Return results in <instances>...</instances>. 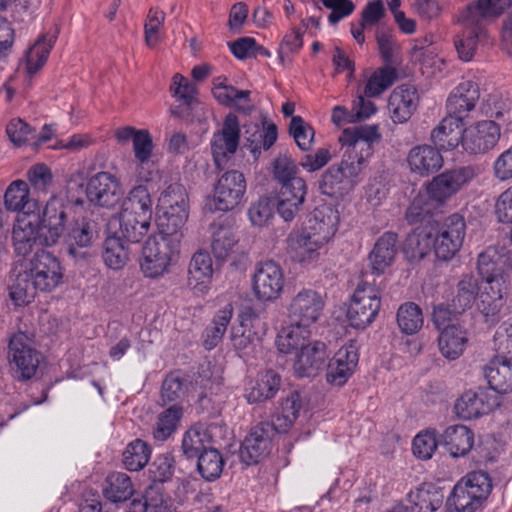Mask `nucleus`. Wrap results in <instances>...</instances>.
<instances>
[{
    "mask_svg": "<svg viewBox=\"0 0 512 512\" xmlns=\"http://www.w3.org/2000/svg\"><path fill=\"white\" fill-rule=\"evenodd\" d=\"M233 317V306L228 303L213 316L202 334V344L206 350L214 349L223 339Z\"/></svg>",
    "mask_w": 512,
    "mask_h": 512,
    "instance_id": "obj_41",
    "label": "nucleus"
},
{
    "mask_svg": "<svg viewBox=\"0 0 512 512\" xmlns=\"http://www.w3.org/2000/svg\"><path fill=\"white\" fill-rule=\"evenodd\" d=\"M132 144L136 160L135 175L137 181L149 182L157 173L155 164L151 161L154 144L150 132L146 129H139Z\"/></svg>",
    "mask_w": 512,
    "mask_h": 512,
    "instance_id": "obj_26",
    "label": "nucleus"
},
{
    "mask_svg": "<svg viewBox=\"0 0 512 512\" xmlns=\"http://www.w3.org/2000/svg\"><path fill=\"white\" fill-rule=\"evenodd\" d=\"M85 192L90 203L103 208L115 207L124 196L120 178L108 171H100L89 177Z\"/></svg>",
    "mask_w": 512,
    "mask_h": 512,
    "instance_id": "obj_14",
    "label": "nucleus"
},
{
    "mask_svg": "<svg viewBox=\"0 0 512 512\" xmlns=\"http://www.w3.org/2000/svg\"><path fill=\"white\" fill-rule=\"evenodd\" d=\"M55 41V34H43L29 48L26 53V67L30 75L36 73L45 64Z\"/></svg>",
    "mask_w": 512,
    "mask_h": 512,
    "instance_id": "obj_47",
    "label": "nucleus"
},
{
    "mask_svg": "<svg viewBox=\"0 0 512 512\" xmlns=\"http://www.w3.org/2000/svg\"><path fill=\"white\" fill-rule=\"evenodd\" d=\"M397 235L385 232L378 238L369 254L371 268L374 273H383L393 262L397 253Z\"/></svg>",
    "mask_w": 512,
    "mask_h": 512,
    "instance_id": "obj_37",
    "label": "nucleus"
},
{
    "mask_svg": "<svg viewBox=\"0 0 512 512\" xmlns=\"http://www.w3.org/2000/svg\"><path fill=\"white\" fill-rule=\"evenodd\" d=\"M438 206L425 193H420L411 201L406 211V220L409 224H418L427 221L434 213Z\"/></svg>",
    "mask_w": 512,
    "mask_h": 512,
    "instance_id": "obj_54",
    "label": "nucleus"
},
{
    "mask_svg": "<svg viewBox=\"0 0 512 512\" xmlns=\"http://www.w3.org/2000/svg\"><path fill=\"white\" fill-rule=\"evenodd\" d=\"M44 235L39 210H26L17 214L12 226V245L17 255H28L36 245L51 247L45 242Z\"/></svg>",
    "mask_w": 512,
    "mask_h": 512,
    "instance_id": "obj_10",
    "label": "nucleus"
},
{
    "mask_svg": "<svg viewBox=\"0 0 512 512\" xmlns=\"http://www.w3.org/2000/svg\"><path fill=\"white\" fill-rule=\"evenodd\" d=\"M210 435L207 429L201 425L191 426L183 435L182 451L187 458L198 457L210 443Z\"/></svg>",
    "mask_w": 512,
    "mask_h": 512,
    "instance_id": "obj_48",
    "label": "nucleus"
},
{
    "mask_svg": "<svg viewBox=\"0 0 512 512\" xmlns=\"http://www.w3.org/2000/svg\"><path fill=\"white\" fill-rule=\"evenodd\" d=\"M274 429L271 424L261 422L253 427L240 448V459L246 465H254L266 458L272 450Z\"/></svg>",
    "mask_w": 512,
    "mask_h": 512,
    "instance_id": "obj_18",
    "label": "nucleus"
},
{
    "mask_svg": "<svg viewBox=\"0 0 512 512\" xmlns=\"http://www.w3.org/2000/svg\"><path fill=\"white\" fill-rule=\"evenodd\" d=\"M494 399L482 388L465 391L455 402L454 412L463 420L477 419L488 414L494 407Z\"/></svg>",
    "mask_w": 512,
    "mask_h": 512,
    "instance_id": "obj_24",
    "label": "nucleus"
},
{
    "mask_svg": "<svg viewBox=\"0 0 512 512\" xmlns=\"http://www.w3.org/2000/svg\"><path fill=\"white\" fill-rule=\"evenodd\" d=\"M307 194L304 179H292L291 183L281 186L278 194L277 211L286 221H292L301 210Z\"/></svg>",
    "mask_w": 512,
    "mask_h": 512,
    "instance_id": "obj_27",
    "label": "nucleus"
},
{
    "mask_svg": "<svg viewBox=\"0 0 512 512\" xmlns=\"http://www.w3.org/2000/svg\"><path fill=\"white\" fill-rule=\"evenodd\" d=\"M27 179L34 193L46 194L52 185L53 175L51 169L45 164H36L27 171Z\"/></svg>",
    "mask_w": 512,
    "mask_h": 512,
    "instance_id": "obj_61",
    "label": "nucleus"
},
{
    "mask_svg": "<svg viewBox=\"0 0 512 512\" xmlns=\"http://www.w3.org/2000/svg\"><path fill=\"white\" fill-rule=\"evenodd\" d=\"M433 249V226L414 229L404 242L403 253L409 261H420Z\"/></svg>",
    "mask_w": 512,
    "mask_h": 512,
    "instance_id": "obj_38",
    "label": "nucleus"
},
{
    "mask_svg": "<svg viewBox=\"0 0 512 512\" xmlns=\"http://www.w3.org/2000/svg\"><path fill=\"white\" fill-rule=\"evenodd\" d=\"M381 308V293L375 284L367 281L358 283L347 309V320L355 329L371 325Z\"/></svg>",
    "mask_w": 512,
    "mask_h": 512,
    "instance_id": "obj_7",
    "label": "nucleus"
},
{
    "mask_svg": "<svg viewBox=\"0 0 512 512\" xmlns=\"http://www.w3.org/2000/svg\"><path fill=\"white\" fill-rule=\"evenodd\" d=\"M478 292L476 280L471 277L464 278L458 283L457 295L452 301V307L456 313H462L470 308Z\"/></svg>",
    "mask_w": 512,
    "mask_h": 512,
    "instance_id": "obj_60",
    "label": "nucleus"
},
{
    "mask_svg": "<svg viewBox=\"0 0 512 512\" xmlns=\"http://www.w3.org/2000/svg\"><path fill=\"white\" fill-rule=\"evenodd\" d=\"M436 146L427 144L413 147L407 155V163L411 172L420 176H428L443 166V157Z\"/></svg>",
    "mask_w": 512,
    "mask_h": 512,
    "instance_id": "obj_29",
    "label": "nucleus"
},
{
    "mask_svg": "<svg viewBox=\"0 0 512 512\" xmlns=\"http://www.w3.org/2000/svg\"><path fill=\"white\" fill-rule=\"evenodd\" d=\"M443 495L431 483H424L407 495L406 512H434L441 507Z\"/></svg>",
    "mask_w": 512,
    "mask_h": 512,
    "instance_id": "obj_35",
    "label": "nucleus"
},
{
    "mask_svg": "<svg viewBox=\"0 0 512 512\" xmlns=\"http://www.w3.org/2000/svg\"><path fill=\"white\" fill-rule=\"evenodd\" d=\"M134 494L130 477L122 472H114L107 476L103 496L112 503L125 502Z\"/></svg>",
    "mask_w": 512,
    "mask_h": 512,
    "instance_id": "obj_44",
    "label": "nucleus"
},
{
    "mask_svg": "<svg viewBox=\"0 0 512 512\" xmlns=\"http://www.w3.org/2000/svg\"><path fill=\"white\" fill-rule=\"evenodd\" d=\"M151 456L150 446L136 439L128 444L123 452V464L129 471H139L145 467Z\"/></svg>",
    "mask_w": 512,
    "mask_h": 512,
    "instance_id": "obj_53",
    "label": "nucleus"
},
{
    "mask_svg": "<svg viewBox=\"0 0 512 512\" xmlns=\"http://www.w3.org/2000/svg\"><path fill=\"white\" fill-rule=\"evenodd\" d=\"M467 332L458 324L447 325L442 329L438 337V345L441 354L455 360L460 357L467 345Z\"/></svg>",
    "mask_w": 512,
    "mask_h": 512,
    "instance_id": "obj_39",
    "label": "nucleus"
},
{
    "mask_svg": "<svg viewBox=\"0 0 512 512\" xmlns=\"http://www.w3.org/2000/svg\"><path fill=\"white\" fill-rule=\"evenodd\" d=\"M240 139V125L238 117L228 114L223 122L222 129L215 132L211 141V151L215 164L221 167L229 154H234Z\"/></svg>",
    "mask_w": 512,
    "mask_h": 512,
    "instance_id": "obj_22",
    "label": "nucleus"
},
{
    "mask_svg": "<svg viewBox=\"0 0 512 512\" xmlns=\"http://www.w3.org/2000/svg\"><path fill=\"white\" fill-rule=\"evenodd\" d=\"M174 472V458L171 454L165 453L155 457L148 469L149 478L153 482H165L169 480Z\"/></svg>",
    "mask_w": 512,
    "mask_h": 512,
    "instance_id": "obj_64",
    "label": "nucleus"
},
{
    "mask_svg": "<svg viewBox=\"0 0 512 512\" xmlns=\"http://www.w3.org/2000/svg\"><path fill=\"white\" fill-rule=\"evenodd\" d=\"M327 242L303 229L300 234L290 236L289 249L293 258L300 263H310L320 256Z\"/></svg>",
    "mask_w": 512,
    "mask_h": 512,
    "instance_id": "obj_36",
    "label": "nucleus"
},
{
    "mask_svg": "<svg viewBox=\"0 0 512 512\" xmlns=\"http://www.w3.org/2000/svg\"><path fill=\"white\" fill-rule=\"evenodd\" d=\"M211 250L216 259L224 260L233 251L238 243V238L231 226L221 223H213L210 226Z\"/></svg>",
    "mask_w": 512,
    "mask_h": 512,
    "instance_id": "obj_42",
    "label": "nucleus"
},
{
    "mask_svg": "<svg viewBox=\"0 0 512 512\" xmlns=\"http://www.w3.org/2000/svg\"><path fill=\"white\" fill-rule=\"evenodd\" d=\"M396 79L395 71L392 68H379L375 70L367 79L363 94L367 98L380 96L387 90Z\"/></svg>",
    "mask_w": 512,
    "mask_h": 512,
    "instance_id": "obj_56",
    "label": "nucleus"
},
{
    "mask_svg": "<svg viewBox=\"0 0 512 512\" xmlns=\"http://www.w3.org/2000/svg\"><path fill=\"white\" fill-rule=\"evenodd\" d=\"M82 206L83 200L72 203L62 196H52L45 204L41 217V227L45 233L44 240L48 245H55L66 231L74 206Z\"/></svg>",
    "mask_w": 512,
    "mask_h": 512,
    "instance_id": "obj_11",
    "label": "nucleus"
},
{
    "mask_svg": "<svg viewBox=\"0 0 512 512\" xmlns=\"http://www.w3.org/2000/svg\"><path fill=\"white\" fill-rule=\"evenodd\" d=\"M347 188H350L347 179L338 166L329 167L322 175L320 189L323 194L333 197L342 194Z\"/></svg>",
    "mask_w": 512,
    "mask_h": 512,
    "instance_id": "obj_58",
    "label": "nucleus"
},
{
    "mask_svg": "<svg viewBox=\"0 0 512 512\" xmlns=\"http://www.w3.org/2000/svg\"><path fill=\"white\" fill-rule=\"evenodd\" d=\"M103 260L113 270L122 269L128 261V251L123 238L117 233L106 238L104 242Z\"/></svg>",
    "mask_w": 512,
    "mask_h": 512,
    "instance_id": "obj_52",
    "label": "nucleus"
},
{
    "mask_svg": "<svg viewBox=\"0 0 512 512\" xmlns=\"http://www.w3.org/2000/svg\"><path fill=\"white\" fill-rule=\"evenodd\" d=\"M35 290L51 292L63 281L64 271L59 259L50 252L38 251L26 271Z\"/></svg>",
    "mask_w": 512,
    "mask_h": 512,
    "instance_id": "obj_13",
    "label": "nucleus"
},
{
    "mask_svg": "<svg viewBox=\"0 0 512 512\" xmlns=\"http://www.w3.org/2000/svg\"><path fill=\"white\" fill-rule=\"evenodd\" d=\"M396 319L399 329L406 335L417 333L423 326L422 310L413 302H406L400 305L397 310Z\"/></svg>",
    "mask_w": 512,
    "mask_h": 512,
    "instance_id": "obj_50",
    "label": "nucleus"
},
{
    "mask_svg": "<svg viewBox=\"0 0 512 512\" xmlns=\"http://www.w3.org/2000/svg\"><path fill=\"white\" fill-rule=\"evenodd\" d=\"M481 110L487 117L495 118L498 121L510 122L511 120L509 100L503 99L497 94L489 95L483 102Z\"/></svg>",
    "mask_w": 512,
    "mask_h": 512,
    "instance_id": "obj_62",
    "label": "nucleus"
},
{
    "mask_svg": "<svg viewBox=\"0 0 512 512\" xmlns=\"http://www.w3.org/2000/svg\"><path fill=\"white\" fill-rule=\"evenodd\" d=\"M163 229L162 233L149 237L142 249L140 268L147 278L155 279L167 273L178 254L177 244L169 237L173 233Z\"/></svg>",
    "mask_w": 512,
    "mask_h": 512,
    "instance_id": "obj_5",
    "label": "nucleus"
},
{
    "mask_svg": "<svg viewBox=\"0 0 512 512\" xmlns=\"http://www.w3.org/2000/svg\"><path fill=\"white\" fill-rule=\"evenodd\" d=\"M285 283L283 270L272 260L259 263L252 276V290L262 302L274 301L282 293Z\"/></svg>",
    "mask_w": 512,
    "mask_h": 512,
    "instance_id": "obj_16",
    "label": "nucleus"
},
{
    "mask_svg": "<svg viewBox=\"0 0 512 512\" xmlns=\"http://www.w3.org/2000/svg\"><path fill=\"white\" fill-rule=\"evenodd\" d=\"M34 290L25 272L19 274L16 281L9 287V296L15 305L23 306L29 304L34 298Z\"/></svg>",
    "mask_w": 512,
    "mask_h": 512,
    "instance_id": "obj_63",
    "label": "nucleus"
},
{
    "mask_svg": "<svg viewBox=\"0 0 512 512\" xmlns=\"http://www.w3.org/2000/svg\"><path fill=\"white\" fill-rule=\"evenodd\" d=\"M380 139L379 126L376 124L346 128L340 134L339 142L346 150L337 166L342 170L349 187L356 184V178L373 154V144Z\"/></svg>",
    "mask_w": 512,
    "mask_h": 512,
    "instance_id": "obj_3",
    "label": "nucleus"
},
{
    "mask_svg": "<svg viewBox=\"0 0 512 512\" xmlns=\"http://www.w3.org/2000/svg\"><path fill=\"white\" fill-rule=\"evenodd\" d=\"M359 360L356 343L350 342L334 354L328 362L326 380L334 386H343L354 373Z\"/></svg>",
    "mask_w": 512,
    "mask_h": 512,
    "instance_id": "obj_20",
    "label": "nucleus"
},
{
    "mask_svg": "<svg viewBox=\"0 0 512 512\" xmlns=\"http://www.w3.org/2000/svg\"><path fill=\"white\" fill-rule=\"evenodd\" d=\"M213 260L207 251L195 252L188 264L187 286L196 296L209 293L213 281Z\"/></svg>",
    "mask_w": 512,
    "mask_h": 512,
    "instance_id": "obj_21",
    "label": "nucleus"
},
{
    "mask_svg": "<svg viewBox=\"0 0 512 512\" xmlns=\"http://www.w3.org/2000/svg\"><path fill=\"white\" fill-rule=\"evenodd\" d=\"M246 191L244 175L236 170L225 172L218 180L214 190V205L218 211H229L242 200Z\"/></svg>",
    "mask_w": 512,
    "mask_h": 512,
    "instance_id": "obj_19",
    "label": "nucleus"
},
{
    "mask_svg": "<svg viewBox=\"0 0 512 512\" xmlns=\"http://www.w3.org/2000/svg\"><path fill=\"white\" fill-rule=\"evenodd\" d=\"M463 121L460 117L448 113L431 131V141L440 150L449 151L461 144Z\"/></svg>",
    "mask_w": 512,
    "mask_h": 512,
    "instance_id": "obj_33",
    "label": "nucleus"
},
{
    "mask_svg": "<svg viewBox=\"0 0 512 512\" xmlns=\"http://www.w3.org/2000/svg\"><path fill=\"white\" fill-rule=\"evenodd\" d=\"M475 176L470 166L446 171L432 179L425 194L439 207Z\"/></svg>",
    "mask_w": 512,
    "mask_h": 512,
    "instance_id": "obj_17",
    "label": "nucleus"
},
{
    "mask_svg": "<svg viewBox=\"0 0 512 512\" xmlns=\"http://www.w3.org/2000/svg\"><path fill=\"white\" fill-rule=\"evenodd\" d=\"M492 490L489 475L473 471L463 476L453 487L447 504L456 512H475Z\"/></svg>",
    "mask_w": 512,
    "mask_h": 512,
    "instance_id": "obj_4",
    "label": "nucleus"
},
{
    "mask_svg": "<svg viewBox=\"0 0 512 512\" xmlns=\"http://www.w3.org/2000/svg\"><path fill=\"white\" fill-rule=\"evenodd\" d=\"M8 360L13 376L26 381L37 375L44 356L33 346L27 335L20 332L10 339Z\"/></svg>",
    "mask_w": 512,
    "mask_h": 512,
    "instance_id": "obj_8",
    "label": "nucleus"
},
{
    "mask_svg": "<svg viewBox=\"0 0 512 512\" xmlns=\"http://www.w3.org/2000/svg\"><path fill=\"white\" fill-rule=\"evenodd\" d=\"M484 375L489 386L498 393L512 390V362L506 357L493 358L485 367Z\"/></svg>",
    "mask_w": 512,
    "mask_h": 512,
    "instance_id": "obj_40",
    "label": "nucleus"
},
{
    "mask_svg": "<svg viewBox=\"0 0 512 512\" xmlns=\"http://www.w3.org/2000/svg\"><path fill=\"white\" fill-rule=\"evenodd\" d=\"M224 460L220 452L209 448L198 456L197 468L201 476L207 481L218 479L223 471Z\"/></svg>",
    "mask_w": 512,
    "mask_h": 512,
    "instance_id": "obj_55",
    "label": "nucleus"
},
{
    "mask_svg": "<svg viewBox=\"0 0 512 512\" xmlns=\"http://www.w3.org/2000/svg\"><path fill=\"white\" fill-rule=\"evenodd\" d=\"M277 137V126L265 121L261 127L256 125L255 131L247 138L248 148L257 158L262 150H268L274 145Z\"/></svg>",
    "mask_w": 512,
    "mask_h": 512,
    "instance_id": "obj_49",
    "label": "nucleus"
},
{
    "mask_svg": "<svg viewBox=\"0 0 512 512\" xmlns=\"http://www.w3.org/2000/svg\"><path fill=\"white\" fill-rule=\"evenodd\" d=\"M419 95L417 89L410 84L396 87L388 99V111L394 123H406L417 110Z\"/></svg>",
    "mask_w": 512,
    "mask_h": 512,
    "instance_id": "obj_25",
    "label": "nucleus"
},
{
    "mask_svg": "<svg viewBox=\"0 0 512 512\" xmlns=\"http://www.w3.org/2000/svg\"><path fill=\"white\" fill-rule=\"evenodd\" d=\"M95 238V229L92 221L83 218L76 221L68 234V252L73 257H83L85 253L78 251V248L89 247Z\"/></svg>",
    "mask_w": 512,
    "mask_h": 512,
    "instance_id": "obj_46",
    "label": "nucleus"
},
{
    "mask_svg": "<svg viewBox=\"0 0 512 512\" xmlns=\"http://www.w3.org/2000/svg\"><path fill=\"white\" fill-rule=\"evenodd\" d=\"M4 204L7 210L22 212L27 210L38 211V203L31 202L28 184L23 180H15L7 187L4 195Z\"/></svg>",
    "mask_w": 512,
    "mask_h": 512,
    "instance_id": "obj_43",
    "label": "nucleus"
},
{
    "mask_svg": "<svg viewBox=\"0 0 512 512\" xmlns=\"http://www.w3.org/2000/svg\"><path fill=\"white\" fill-rule=\"evenodd\" d=\"M338 223V211L331 205L323 204L314 209L304 229L328 243L334 237Z\"/></svg>",
    "mask_w": 512,
    "mask_h": 512,
    "instance_id": "obj_30",
    "label": "nucleus"
},
{
    "mask_svg": "<svg viewBox=\"0 0 512 512\" xmlns=\"http://www.w3.org/2000/svg\"><path fill=\"white\" fill-rule=\"evenodd\" d=\"M288 321L316 329L325 314L326 295L311 287H303L290 296L286 304Z\"/></svg>",
    "mask_w": 512,
    "mask_h": 512,
    "instance_id": "obj_6",
    "label": "nucleus"
},
{
    "mask_svg": "<svg viewBox=\"0 0 512 512\" xmlns=\"http://www.w3.org/2000/svg\"><path fill=\"white\" fill-rule=\"evenodd\" d=\"M314 329L302 326L295 321L282 327L276 337V347L280 353H297L310 342Z\"/></svg>",
    "mask_w": 512,
    "mask_h": 512,
    "instance_id": "obj_32",
    "label": "nucleus"
},
{
    "mask_svg": "<svg viewBox=\"0 0 512 512\" xmlns=\"http://www.w3.org/2000/svg\"><path fill=\"white\" fill-rule=\"evenodd\" d=\"M302 407L299 393L292 392L280 402V408L276 414V420L282 430H287L296 421Z\"/></svg>",
    "mask_w": 512,
    "mask_h": 512,
    "instance_id": "obj_57",
    "label": "nucleus"
},
{
    "mask_svg": "<svg viewBox=\"0 0 512 512\" xmlns=\"http://www.w3.org/2000/svg\"><path fill=\"white\" fill-rule=\"evenodd\" d=\"M438 444H440V438H437L434 429L421 431L413 439V454L419 459L428 460L435 453Z\"/></svg>",
    "mask_w": 512,
    "mask_h": 512,
    "instance_id": "obj_59",
    "label": "nucleus"
},
{
    "mask_svg": "<svg viewBox=\"0 0 512 512\" xmlns=\"http://www.w3.org/2000/svg\"><path fill=\"white\" fill-rule=\"evenodd\" d=\"M500 135V123L481 120L463 129L461 146L470 155H483L497 145Z\"/></svg>",
    "mask_w": 512,
    "mask_h": 512,
    "instance_id": "obj_15",
    "label": "nucleus"
},
{
    "mask_svg": "<svg viewBox=\"0 0 512 512\" xmlns=\"http://www.w3.org/2000/svg\"><path fill=\"white\" fill-rule=\"evenodd\" d=\"M281 384L280 376L273 370L259 373L257 378L249 381L245 388L244 397L248 403H261L272 399Z\"/></svg>",
    "mask_w": 512,
    "mask_h": 512,
    "instance_id": "obj_34",
    "label": "nucleus"
},
{
    "mask_svg": "<svg viewBox=\"0 0 512 512\" xmlns=\"http://www.w3.org/2000/svg\"><path fill=\"white\" fill-rule=\"evenodd\" d=\"M440 444L452 457H464L474 445V433L465 425H450L440 435Z\"/></svg>",
    "mask_w": 512,
    "mask_h": 512,
    "instance_id": "obj_31",
    "label": "nucleus"
},
{
    "mask_svg": "<svg viewBox=\"0 0 512 512\" xmlns=\"http://www.w3.org/2000/svg\"><path fill=\"white\" fill-rule=\"evenodd\" d=\"M483 30L479 23L474 24V19L468 17L465 20V29L455 40V48L462 61H470L477 49L478 38Z\"/></svg>",
    "mask_w": 512,
    "mask_h": 512,
    "instance_id": "obj_45",
    "label": "nucleus"
},
{
    "mask_svg": "<svg viewBox=\"0 0 512 512\" xmlns=\"http://www.w3.org/2000/svg\"><path fill=\"white\" fill-rule=\"evenodd\" d=\"M329 358L326 344L320 340L309 342L295 354L293 370L297 377L316 376Z\"/></svg>",
    "mask_w": 512,
    "mask_h": 512,
    "instance_id": "obj_23",
    "label": "nucleus"
},
{
    "mask_svg": "<svg viewBox=\"0 0 512 512\" xmlns=\"http://www.w3.org/2000/svg\"><path fill=\"white\" fill-rule=\"evenodd\" d=\"M478 271L486 284L477 306L486 322L495 324L499 321L504 293L512 276V251L505 247H488L478 256Z\"/></svg>",
    "mask_w": 512,
    "mask_h": 512,
    "instance_id": "obj_1",
    "label": "nucleus"
},
{
    "mask_svg": "<svg viewBox=\"0 0 512 512\" xmlns=\"http://www.w3.org/2000/svg\"><path fill=\"white\" fill-rule=\"evenodd\" d=\"M479 97L477 83L471 80L462 81L450 93L446 104L447 111L463 120L465 115L475 108Z\"/></svg>",
    "mask_w": 512,
    "mask_h": 512,
    "instance_id": "obj_28",
    "label": "nucleus"
},
{
    "mask_svg": "<svg viewBox=\"0 0 512 512\" xmlns=\"http://www.w3.org/2000/svg\"><path fill=\"white\" fill-rule=\"evenodd\" d=\"M183 415V409L179 405L162 411L153 428V437L157 441L167 440L177 429V425Z\"/></svg>",
    "mask_w": 512,
    "mask_h": 512,
    "instance_id": "obj_51",
    "label": "nucleus"
},
{
    "mask_svg": "<svg viewBox=\"0 0 512 512\" xmlns=\"http://www.w3.org/2000/svg\"><path fill=\"white\" fill-rule=\"evenodd\" d=\"M152 198L146 186L133 187L124 201L121 211L110 220V227H116L123 240L140 242L149 232L152 220Z\"/></svg>",
    "mask_w": 512,
    "mask_h": 512,
    "instance_id": "obj_2",
    "label": "nucleus"
},
{
    "mask_svg": "<svg viewBox=\"0 0 512 512\" xmlns=\"http://www.w3.org/2000/svg\"><path fill=\"white\" fill-rule=\"evenodd\" d=\"M433 226V250L438 259L448 261L461 249L466 234L464 217L454 213Z\"/></svg>",
    "mask_w": 512,
    "mask_h": 512,
    "instance_id": "obj_9",
    "label": "nucleus"
},
{
    "mask_svg": "<svg viewBox=\"0 0 512 512\" xmlns=\"http://www.w3.org/2000/svg\"><path fill=\"white\" fill-rule=\"evenodd\" d=\"M158 206L163 211L161 227L167 233H177L188 219V195L185 187L179 183L169 185L160 195Z\"/></svg>",
    "mask_w": 512,
    "mask_h": 512,
    "instance_id": "obj_12",
    "label": "nucleus"
}]
</instances>
